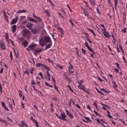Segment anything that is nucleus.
<instances>
[{"label": "nucleus", "instance_id": "f257e3e1", "mask_svg": "<svg viewBox=\"0 0 127 127\" xmlns=\"http://www.w3.org/2000/svg\"><path fill=\"white\" fill-rule=\"evenodd\" d=\"M22 35L24 37H29L31 35V32L27 29H24L21 32Z\"/></svg>", "mask_w": 127, "mask_h": 127}, {"label": "nucleus", "instance_id": "f03ea898", "mask_svg": "<svg viewBox=\"0 0 127 127\" xmlns=\"http://www.w3.org/2000/svg\"><path fill=\"white\" fill-rule=\"evenodd\" d=\"M66 116L65 115L64 113L62 112L61 113V116L60 115V119L61 120L66 121L67 120L65 119Z\"/></svg>", "mask_w": 127, "mask_h": 127}, {"label": "nucleus", "instance_id": "7ed1b4c3", "mask_svg": "<svg viewBox=\"0 0 127 127\" xmlns=\"http://www.w3.org/2000/svg\"><path fill=\"white\" fill-rule=\"evenodd\" d=\"M36 45L35 44L30 45L28 48H27L26 49L28 51H30L33 49Z\"/></svg>", "mask_w": 127, "mask_h": 127}, {"label": "nucleus", "instance_id": "20e7f679", "mask_svg": "<svg viewBox=\"0 0 127 127\" xmlns=\"http://www.w3.org/2000/svg\"><path fill=\"white\" fill-rule=\"evenodd\" d=\"M39 43L40 45L42 46H44L46 44L43 38L40 39Z\"/></svg>", "mask_w": 127, "mask_h": 127}, {"label": "nucleus", "instance_id": "39448f33", "mask_svg": "<svg viewBox=\"0 0 127 127\" xmlns=\"http://www.w3.org/2000/svg\"><path fill=\"white\" fill-rule=\"evenodd\" d=\"M7 100L8 102L9 105V106L11 110H12L13 109L11 99L10 98H7Z\"/></svg>", "mask_w": 127, "mask_h": 127}, {"label": "nucleus", "instance_id": "423d86ee", "mask_svg": "<svg viewBox=\"0 0 127 127\" xmlns=\"http://www.w3.org/2000/svg\"><path fill=\"white\" fill-rule=\"evenodd\" d=\"M45 42H51L50 38L49 37L45 36L43 38Z\"/></svg>", "mask_w": 127, "mask_h": 127}, {"label": "nucleus", "instance_id": "0eeeda50", "mask_svg": "<svg viewBox=\"0 0 127 127\" xmlns=\"http://www.w3.org/2000/svg\"><path fill=\"white\" fill-rule=\"evenodd\" d=\"M18 19V16H17L15 18H13L11 23V24L12 25L15 23L17 21Z\"/></svg>", "mask_w": 127, "mask_h": 127}, {"label": "nucleus", "instance_id": "6e6552de", "mask_svg": "<svg viewBox=\"0 0 127 127\" xmlns=\"http://www.w3.org/2000/svg\"><path fill=\"white\" fill-rule=\"evenodd\" d=\"M32 24L30 23H28L26 25V27L30 30H31L32 26Z\"/></svg>", "mask_w": 127, "mask_h": 127}, {"label": "nucleus", "instance_id": "1a4fd4ad", "mask_svg": "<svg viewBox=\"0 0 127 127\" xmlns=\"http://www.w3.org/2000/svg\"><path fill=\"white\" fill-rule=\"evenodd\" d=\"M21 122L22 123L21 125H19V126L20 127H28L27 126L26 123L23 121H21Z\"/></svg>", "mask_w": 127, "mask_h": 127}, {"label": "nucleus", "instance_id": "9d476101", "mask_svg": "<svg viewBox=\"0 0 127 127\" xmlns=\"http://www.w3.org/2000/svg\"><path fill=\"white\" fill-rule=\"evenodd\" d=\"M22 44L24 47H26L28 44V42L27 40H25L22 42Z\"/></svg>", "mask_w": 127, "mask_h": 127}, {"label": "nucleus", "instance_id": "9b49d317", "mask_svg": "<svg viewBox=\"0 0 127 127\" xmlns=\"http://www.w3.org/2000/svg\"><path fill=\"white\" fill-rule=\"evenodd\" d=\"M4 19L8 23L9 22V21L8 20V18L7 15H6V13L4 11Z\"/></svg>", "mask_w": 127, "mask_h": 127}, {"label": "nucleus", "instance_id": "f8f14e48", "mask_svg": "<svg viewBox=\"0 0 127 127\" xmlns=\"http://www.w3.org/2000/svg\"><path fill=\"white\" fill-rule=\"evenodd\" d=\"M103 33L104 35L106 37H109L111 36V35L105 31L103 32Z\"/></svg>", "mask_w": 127, "mask_h": 127}, {"label": "nucleus", "instance_id": "ddd939ff", "mask_svg": "<svg viewBox=\"0 0 127 127\" xmlns=\"http://www.w3.org/2000/svg\"><path fill=\"white\" fill-rule=\"evenodd\" d=\"M16 25H13L12 27V32L13 33H14L16 31Z\"/></svg>", "mask_w": 127, "mask_h": 127}, {"label": "nucleus", "instance_id": "4468645a", "mask_svg": "<svg viewBox=\"0 0 127 127\" xmlns=\"http://www.w3.org/2000/svg\"><path fill=\"white\" fill-rule=\"evenodd\" d=\"M42 67H43L44 69L46 70L47 71H49L50 70V68L49 67L44 64H43Z\"/></svg>", "mask_w": 127, "mask_h": 127}, {"label": "nucleus", "instance_id": "2eb2a0df", "mask_svg": "<svg viewBox=\"0 0 127 127\" xmlns=\"http://www.w3.org/2000/svg\"><path fill=\"white\" fill-rule=\"evenodd\" d=\"M63 75L65 79H66L68 81H70V79L66 75V73L65 72H64L63 74Z\"/></svg>", "mask_w": 127, "mask_h": 127}, {"label": "nucleus", "instance_id": "dca6fc26", "mask_svg": "<svg viewBox=\"0 0 127 127\" xmlns=\"http://www.w3.org/2000/svg\"><path fill=\"white\" fill-rule=\"evenodd\" d=\"M79 88L80 89L83 90L84 92H86L88 94H89V93L88 92L84 90V87L82 85H80V86H78Z\"/></svg>", "mask_w": 127, "mask_h": 127}, {"label": "nucleus", "instance_id": "f3484780", "mask_svg": "<svg viewBox=\"0 0 127 127\" xmlns=\"http://www.w3.org/2000/svg\"><path fill=\"white\" fill-rule=\"evenodd\" d=\"M31 30L32 33L34 34L38 32V30L35 29H32Z\"/></svg>", "mask_w": 127, "mask_h": 127}, {"label": "nucleus", "instance_id": "a211bd4d", "mask_svg": "<svg viewBox=\"0 0 127 127\" xmlns=\"http://www.w3.org/2000/svg\"><path fill=\"white\" fill-rule=\"evenodd\" d=\"M52 45V42H50V43H49V44L48 45H47L46 46L45 49L46 50L48 48L50 47Z\"/></svg>", "mask_w": 127, "mask_h": 127}, {"label": "nucleus", "instance_id": "6ab92c4d", "mask_svg": "<svg viewBox=\"0 0 127 127\" xmlns=\"http://www.w3.org/2000/svg\"><path fill=\"white\" fill-rule=\"evenodd\" d=\"M29 21H30L34 22L35 23H36L37 22L36 20L32 18H29Z\"/></svg>", "mask_w": 127, "mask_h": 127}, {"label": "nucleus", "instance_id": "aec40b11", "mask_svg": "<svg viewBox=\"0 0 127 127\" xmlns=\"http://www.w3.org/2000/svg\"><path fill=\"white\" fill-rule=\"evenodd\" d=\"M1 48L3 50H5V47L4 44L3 43H1L0 45Z\"/></svg>", "mask_w": 127, "mask_h": 127}, {"label": "nucleus", "instance_id": "412c9836", "mask_svg": "<svg viewBox=\"0 0 127 127\" xmlns=\"http://www.w3.org/2000/svg\"><path fill=\"white\" fill-rule=\"evenodd\" d=\"M36 65L37 67H39L41 66L42 67H43V64H42L39 63H38L36 64Z\"/></svg>", "mask_w": 127, "mask_h": 127}, {"label": "nucleus", "instance_id": "4be33fe9", "mask_svg": "<svg viewBox=\"0 0 127 127\" xmlns=\"http://www.w3.org/2000/svg\"><path fill=\"white\" fill-rule=\"evenodd\" d=\"M100 104L102 106H105L107 107L109 109H110V108H111V107H110L109 106H108L107 105H106L104 104L101 103H100Z\"/></svg>", "mask_w": 127, "mask_h": 127}, {"label": "nucleus", "instance_id": "5701e85b", "mask_svg": "<svg viewBox=\"0 0 127 127\" xmlns=\"http://www.w3.org/2000/svg\"><path fill=\"white\" fill-rule=\"evenodd\" d=\"M34 50L37 53H39L42 51V49H40L39 50H37L36 49H35Z\"/></svg>", "mask_w": 127, "mask_h": 127}, {"label": "nucleus", "instance_id": "b1692460", "mask_svg": "<svg viewBox=\"0 0 127 127\" xmlns=\"http://www.w3.org/2000/svg\"><path fill=\"white\" fill-rule=\"evenodd\" d=\"M33 120L34 121V123L36 124V127H38L39 125L38 124V122L34 119H33Z\"/></svg>", "mask_w": 127, "mask_h": 127}, {"label": "nucleus", "instance_id": "393cba45", "mask_svg": "<svg viewBox=\"0 0 127 127\" xmlns=\"http://www.w3.org/2000/svg\"><path fill=\"white\" fill-rule=\"evenodd\" d=\"M91 4L93 6L95 5V2L94 0H89Z\"/></svg>", "mask_w": 127, "mask_h": 127}, {"label": "nucleus", "instance_id": "a878e982", "mask_svg": "<svg viewBox=\"0 0 127 127\" xmlns=\"http://www.w3.org/2000/svg\"><path fill=\"white\" fill-rule=\"evenodd\" d=\"M87 29L88 30L90 31L91 32H92V33L95 35V36H96V35L95 34L94 32L92 30H91L89 29L88 28H87Z\"/></svg>", "mask_w": 127, "mask_h": 127}, {"label": "nucleus", "instance_id": "bb28decb", "mask_svg": "<svg viewBox=\"0 0 127 127\" xmlns=\"http://www.w3.org/2000/svg\"><path fill=\"white\" fill-rule=\"evenodd\" d=\"M85 45L88 48V49L89 48H90V47L89 46L87 42H86L85 43Z\"/></svg>", "mask_w": 127, "mask_h": 127}, {"label": "nucleus", "instance_id": "cd10ccee", "mask_svg": "<svg viewBox=\"0 0 127 127\" xmlns=\"http://www.w3.org/2000/svg\"><path fill=\"white\" fill-rule=\"evenodd\" d=\"M44 12H45L46 13V15L47 16H50V14L48 12V10H45V11Z\"/></svg>", "mask_w": 127, "mask_h": 127}, {"label": "nucleus", "instance_id": "c85d7f7f", "mask_svg": "<svg viewBox=\"0 0 127 127\" xmlns=\"http://www.w3.org/2000/svg\"><path fill=\"white\" fill-rule=\"evenodd\" d=\"M69 64L70 65V66H69L68 68V70H69L70 69H73V67L72 64L70 63V62H69Z\"/></svg>", "mask_w": 127, "mask_h": 127}, {"label": "nucleus", "instance_id": "c756f323", "mask_svg": "<svg viewBox=\"0 0 127 127\" xmlns=\"http://www.w3.org/2000/svg\"><path fill=\"white\" fill-rule=\"evenodd\" d=\"M51 99L53 100H55L56 101H59V100L58 99L57 97H52L51 98Z\"/></svg>", "mask_w": 127, "mask_h": 127}, {"label": "nucleus", "instance_id": "7c9ffc66", "mask_svg": "<svg viewBox=\"0 0 127 127\" xmlns=\"http://www.w3.org/2000/svg\"><path fill=\"white\" fill-rule=\"evenodd\" d=\"M68 116L70 117V118L72 119L73 118V117L72 114L70 113H69L68 115H67Z\"/></svg>", "mask_w": 127, "mask_h": 127}, {"label": "nucleus", "instance_id": "2f4dec72", "mask_svg": "<svg viewBox=\"0 0 127 127\" xmlns=\"http://www.w3.org/2000/svg\"><path fill=\"white\" fill-rule=\"evenodd\" d=\"M118 1V0H114V2H115V7L116 8V6L117 5V1Z\"/></svg>", "mask_w": 127, "mask_h": 127}, {"label": "nucleus", "instance_id": "473e14b6", "mask_svg": "<svg viewBox=\"0 0 127 127\" xmlns=\"http://www.w3.org/2000/svg\"><path fill=\"white\" fill-rule=\"evenodd\" d=\"M95 88L98 93H100V94H101V95H104L103 94L101 93V92H100L98 90V89L96 88V87H95Z\"/></svg>", "mask_w": 127, "mask_h": 127}, {"label": "nucleus", "instance_id": "72a5a7b5", "mask_svg": "<svg viewBox=\"0 0 127 127\" xmlns=\"http://www.w3.org/2000/svg\"><path fill=\"white\" fill-rule=\"evenodd\" d=\"M74 49L76 50V52L77 54L78 55V56H79V55H78V50L77 48H75Z\"/></svg>", "mask_w": 127, "mask_h": 127}, {"label": "nucleus", "instance_id": "f704fd0d", "mask_svg": "<svg viewBox=\"0 0 127 127\" xmlns=\"http://www.w3.org/2000/svg\"><path fill=\"white\" fill-rule=\"evenodd\" d=\"M81 51L85 55L86 54L85 52L86 51L83 48H82L81 49Z\"/></svg>", "mask_w": 127, "mask_h": 127}, {"label": "nucleus", "instance_id": "c9c22d12", "mask_svg": "<svg viewBox=\"0 0 127 127\" xmlns=\"http://www.w3.org/2000/svg\"><path fill=\"white\" fill-rule=\"evenodd\" d=\"M19 92H20V93H19V95L20 97H21L22 96L23 94L21 91H19Z\"/></svg>", "mask_w": 127, "mask_h": 127}, {"label": "nucleus", "instance_id": "e433bc0d", "mask_svg": "<svg viewBox=\"0 0 127 127\" xmlns=\"http://www.w3.org/2000/svg\"><path fill=\"white\" fill-rule=\"evenodd\" d=\"M5 37L6 39L8 40V35L7 33H5Z\"/></svg>", "mask_w": 127, "mask_h": 127}, {"label": "nucleus", "instance_id": "4c0bfd02", "mask_svg": "<svg viewBox=\"0 0 127 127\" xmlns=\"http://www.w3.org/2000/svg\"><path fill=\"white\" fill-rule=\"evenodd\" d=\"M83 81V80H80V81H78L77 82L79 84V86H80V85H81V84L82 83V82Z\"/></svg>", "mask_w": 127, "mask_h": 127}, {"label": "nucleus", "instance_id": "58836bf2", "mask_svg": "<svg viewBox=\"0 0 127 127\" xmlns=\"http://www.w3.org/2000/svg\"><path fill=\"white\" fill-rule=\"evenodd\" d=\"M38 20V21L39 22H41L42 21V20L40 19V17H37V18Z\"/></svg>", "mask_w": 127, "mask_h": 127}, {"label": "nucleus", "instance_id": "ea45409f", "mask_svg": "<svg viewBox=\"0 0 127 127\" xmlns=\"http://www.w3.org/2000/svg\"><path fill=\"white\" fill-rule=\"evenodd\" d=\"M68 87L69 88V89L72 92H73V91L71 89V87H70L69 85H68Z\"/></svg>", "mask_w": 127, "mask_h": 127}, {"label": "nucleus", "instance_id": "a19ab883", "mask_svg": "<svg viewBox=\"0 0 127 127\" xmlns=\"http://www.w3.org/2000/svg\"><path fill=\"white\" fill-rule=\"evenodd\" d=\"M90 51L92 52L94 54H95V53L91 49V48H89L88 49Z\"/></svg>", "mask_w": 127, "mask_h": 127}, {"label": "nucleus", "instance_id": "79ce46f5", "mask_svg": "<svg viewBox=\"0 0 127 127\" xmlns=\"http://www.w3.org/2000/svg\"><path fill=\"white\" fill-rule=\"evenodd\" d=\"M39 75L41 76L42 78V79H44V78L43 77L42 73L41 72H40L39 73Z\"/></svg>", "mask_w": 127, "mask_h": 127}, {"label": "nucleus", "instance_id": "37998d69", "mask_svg": "<svg viewBox=\"0 0 127 127\" xmlns=\"http://www.w3.org/2000/svg\"><path fill=\"white\" fill-rule=\"evenodd\" d=\"M24 73H26L28 75H29V72H28V71L26 70V71H24Z\"/></svg>", "mask_w": 127, "mask_h": 127}, {"label": "nucleus", "instance_id": "c03bdc74", "mask_svg": "<svg viewBox=\"0 0 127 127\" xmlns=\"http://www.w3.org/2000/svg\"><path fill=\"white\" fill-rule=\"evenodd\" d=\"M10 57L11 58V60H12L13 59H12V52H10Z\"/></svg>", "mask_w": 127, "mask_h": 127}, {"label": "nucleus", "instance_id": "a18cd8bd", "mask_svg": "<svg viewBox=\"0 0 127 127\" xmlns=\"http://www.w3.org/2000/svg\"><path fill=\"white\" fill-rule=\"evenodd\" d=\"M61 31H60V32L62 34H64V32L63 30L61 29H60Z\"/></svg>", "mask_w": 127, "mask_h": 127}, {"label": "nucleus", "instance_id": "49530a36", "mask_svg": "<svg viewBox=\"0 0 127 127\" xmlns=\"http://www.w3.org/2000/svg\"><path fill=\"white\" fill-rule=\"evenodd\" d=\"M86 37L87 38V40L89 41V42L90 43H92V41L90 40L88 38V37Z\"/></svg>", "mask_w": 127, "mask_h": 127}, {"label": "nucleus", "instance_id": "de8ad7c7", "mask_svg": "<svg viewBox=\"0 0 127 127\" xmlns=\"http://www.w3.org/2000/svg\"><path fill=\"white\" fill-rule=\"evenodd\" d=\"M6 118L8 119L10 122H12L13 121L12 120H11L9 117H7Z\"/></svg>", "mask_w": 127, "mask_h": 127}, {"label": "nucleus", "instance_id": "09e8293b", "mask_svg": "<svg viewBox=\"0 0 127 127\" xmlns=\"http://www.w3.org/2000/svg\"><path fill=\"white\" fill-rule=\"evenodd\" d=\"M36 84V83L34 82V80H32V85H33Z\"/></svg>", "mask_w": 127, "mask_h": 127}, {"label": "nucleus", "instance_id": "8fccbe9b", "mask_svg": "<svg viewBox=\"0 0 127 127\" xmlns=\"http://www.w3.org/2000/svg\"><path fill=\"white\" fill-rule=\"evenodd\" d=\"M101 29L103 31V32L105 31H106V30L105 29V28L104 27H102V28H101Z\"/></svg>", "mask_w": 127, "mask_h": 127}, {"label": "nucleus", "instance_id": "3c124183", "mask_svg": "<svg viewBox=\"0 0 127 127\" xmlns=\"http://www.w3.org/2000/svg\"><path fill=\"white\" fill-rule=\"evenodd\" d=\"M119 48L121 49V51H123V49H122V46L121 45V44H119Z\"/></svg>", "mask_w": 127, "mask_h": 127}, {"label": "nucleus", "instance_id": "603ef678", "mask_svg": "<svg viewBox=\"0 0 127 127\" xmlns=\"http://www.w3.org/2000/svg\"><path fill=\"white\" fill-rule=\"evenodd\" d=\"M65 111L66 112V114H67V116L69 115V114L70 113L67 110H65Z\"/></svg>", "mask_w": 127, "mask_h": 127}, {"label": "nucleus", "instance_id": "864d4df0", "mask_svg": "<svg viewBox=\"0 0 127 127\" xmlns=\"http://www.w3.org/2000/svg\"><path fill=\"white\" fill-rule=\"evenodd\" d=\"M46 73L47 74V77H50V75L48 72V71H46Z\"/></svg>", "mask_w": 127, "mask_h": 127}, {"label": "nucleus", "instance_id": "5fc2aeb1", "mask_svg": "<svg viewBox=\"0 0 127 127\" xmlns=\"http://www.w3.org/2000/svg\"><path fill=\"white\" fill-rule=\"evenodd\" d=\"M69 21L71 23V24H72V26H74V25L73 24V23L72 22V21H71V19H70V20H69Z\"/></svg>", "mask_w": 127, "mask_h": 127}, {"label": "nucleus", "instance_id": "6e6d98bb", "mask_svg": "<svg viewBox=\"0 0 127 127\" xmlns=\"http://www.w3.org/2000/svg\"><path fill=\"white\" fill-rule=\"evenodd\" d=\"M55 84H54V88L56 89H56H58V87H57L56 85H55Z\"/></svg>", "mask_w": 127, "mask_h": 127}, {"label": "nucleus", "instance_id": "4d7b16f0", "mask_svg": "<svg viewBox=\"0 0 127 127\" xmlns=\"http://www.w3.org/2000/svg\"><path fill=\"white\" fill-rule=\"evenodd\" d=\"M57 66L61 69H62L63 68V67L61 66H60L59 64H57Z\"/></svg>", "mask_w": 127, "mask_h": 127}, {"label": "nucleus", "instance_id": "13d9d810", "mask_svg": "<svg viewBox=\"0 0 127 127\" xmlns=\"http://www.w3.org/2000/svg\"><path fill=\"white\" fill-rule=\"evenodd\" d=\"M115 64H116L117 66L118 67V68L119 69L120 68V67L119 66V65L118 64V63H115Z\"/></svg>", "mask_w": 127, "mask_h": 127}, {"label": "nucleus", "instance_id": "bf43d9fd", "mask_svg": "<svg viewBox=\"0 0 127 127\" xmlns=\"http://www.w3.org/2000/svg\"><path fill=\"white\" fill-rule=\"evenodd\" d=\"M0 90L1 93H2V87L1 84H0Z\"/></svg>", "mask_w": 127, "mask_h": 127}, {"label": "nucleus", "instance_id": "052dcab7", "mask_svg": "<svg viewBox=\"0 0 127 127\" xmlns=\"http://www.w3.org/2000/svg\"><path fill=\"white\" fill-rule=\"evenodd\" d=\"M27 23V22L26 21H23L22 22V23L23 24L25 25Z\"/></svg>", "mask_w": 127, "mask_h": 127}, {"label": "nucleus", "instance_id": "680f3d73", "mask_svg": "<svg viewBox=\"0 0 127 127\" xmlns=\"http://www.w3.org/2000/svg\"><path fill=\"white\" fill-rule=\"evenodd\" d=\"M1 104L2 106H3L5 105L4 102L3 101L1 102Z\"/></svg>", "mask_w": 127, "mask_h": 127}, {"label": "nucleus", "instance_id": "e2e57ef3", "mask_svg": "<svg viewBox=\"0 0 127 127\" xmlns=\"http://www.w3.org/2000/svg\"><path fill=\"white\" fill-rule=\"evenodd\" d=\"M107 115L108 117L109 118H113L109 114H108Z\"/></svg>", "mask_w": 127, "mask_h": 127}, {"label": "nucleus", "instance_id": "0e129e2a", "mask_svg": "<svg viewBox=\"0 0 127 127\" xmlns=\"http://www.w3.org/2000/svg\"><path fill=\"white\" fill-rule=\"evenodd\" d=\"M97 78H98V79L101 82H102V79H100V78H99V77H97Z\"/></svg>", "mask_w": 127, "mask_h": 127}, {"label": "nucleus", "instance_id": "69168bd1", "mask_svg": "<svg viewBox=\"0 0 127 127\" xmlns=\"http://www.w3.org/2000/svg\"><path fill=\"white\" fill-rule=\"evenodd\" d=\"M26 11V10H21V13H24Z\"/></svg>", "mask_w": 127, "mask_h": 127}, {"label": "nucleus", "instance_id": "338daca9", "mask_svg": "<svg viewBox=\"0 0 127 127\" xmlns=\"http://www.w3.org/2000/svg\"><path fill=\"white\" fill-rule=\"evenodd\" d=\"M95 120L96 121H97V123H99V124L100 123V121L98 119H96Z\"/></svg>", "mask_w": 127, "mask_h": 127}, {"label": "nucleus", "instance_id": "774afa93", "mask_svg": "<svg viewBox=\"0 0 127 127\" xmlns=\"http://www.w3.org/2000/svg\"><path fill=\"white\" fill-rule=\"evenodd\" d=\"M114 69L116 72H119V70L118 69L116 68H114Z\"/></svg>", "mask_w": 127, "mask_h": 127}]
</instances>
